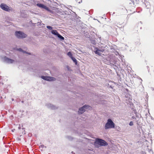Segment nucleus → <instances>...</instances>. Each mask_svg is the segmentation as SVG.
Segmentation results:
<instances>
[{"label":"nucleus","mask_w":154,"mask_h":154,"mask_svg":"<svg viewBox=\"0 0 154 154\" xmlns=\"http://www.w3.org/2000/svg\"><path fill=\"white\" fill-rule=\"evenodd\" d=\"M115 127V124L110 119L107 120V122L106 124L105 128L107 129L109 128H113Z\"/></svg>","instance_id":"f257e3e1"},{"label":"nucleus","mask_w":154,"mask_h":154,"mask_svg":"<svg viewBox=\"0 0 154 154\" xmlns=\"http://www.w3.org/2000/svg\"><path fill=\"white\" fill-rule=\"evenodd\" d=\"M95 143H97L100 146H106L108 143L105 141L99 139H97Z\"/></svg>","instance_id":"f03ea898"},{"label":"nucleus","mask_w":154,"mask_h":154,"mask_svg":"<svg viewBox=\"0 0 154 154\" xmlns=\"http://www.w3.org/2000/svg\"><path fill=\"white\" fill-rule=\"evenodd\" d=\"M15 35L19 38H24L26 37V35L21 31H17L15 32Z\"/></svg>","instance_id":"7ed1b4c3"},{"label":"nucleus","mask_w":154,"mask_h":154,"mask_svg":"<svg viewBox=\"0 0 154 154\" xmlns=\"http://www.w3.org/2000/svg\"><path fill=\"white\" fill-rule=\"evenodd\" d=\"M0 7L2 10L6 11H10L11 10V8H10L9 7L4 3L1 4Z\"/></svg>","instance_id":"20e7f679"},{"label":"nucleus","mask_w":154,"mask_h":154,"mask_svg":"<svg viewBox=\"0 0 154 154\" xmlns=\"http://www.w3.org/2000/svg\"><path fill=\"white\" fill-rule=\"evenodd\" d=\"M89 107L91 108L90 106H89L88 105H85L82 107L80 108L79 109L78 112L79 113L82 114L85 112V109H87Z\"/></svg>","instance_id":"39448f33"},{"label":"nucleus","mask_w":154,"mask_h":154,"mask_svg":"<svg viewBox=\"0 0 154 154\" xmlns=\"http://www.w3.org/2000/svg\"><path fill=\"white\" fill-rule=\"evenodd\" d=\"M43 79L48 81H54L56 80L55 78L52 77L47 76H42V77Z\"/></svg>","instance_id":"423d86ee"},{"label":"nucleus","mask_w":154,"mask_h":154,"mask_svg":"<svg viewBox=\"0 0 154 154\" xmlns=\"http://www.w3.org/2000/svg\"><path fill=\"white\" fill-rule=\"evenodd\" d=\"M37 6L39 7L43 8L47 11H49V8L43 4L38 3L37 4Z\"/></svg>","instance_id":"0eeeda50"},{"label":"nucleus","mask_w":154,"mask_h":154,"mask_svg":"<svg viewBox=\"0 0 154 154\" xmlns=\"http://www.w3.org/2000/svg\"><path fill=\"white\" fill-rule=\"evenodd\" d=\"M4 59L5 61H6L7 63H12L14 62V60L9 59L7 57H4Z\"/></svg>","instance_id":"6e6552de"},{"label":"nucleus","mask_w":154,"mask_h":154,"mask_svg":"<svg viewBox=\"0 0 154 154\" xmlns=\"http://www.w3.org/2000/svg\"><path fill=\"white\" fill-rule=\"evenodd\" d=\"M137 110H135L136 112H135V114L137 115L136 114V113H138L139 114L140 112H141V111L142 110V107L141 106H139V105H137Z\"/></svg>","instance_id":"1a4fd4ad"},{"label":"nucleus","mask_w":154,"mask_h":154,"mask_svg":"<svg viewBox=\"0 0 154 154\" xmlns=\"http://www.w3.org/2000/svg\"><path fill=\"white\" fill-rule=\"evenodd\" d=\"M104 50H100L98 49V48H95V51H94L95 53L97 55H101V53L100 52H103Z\"/></svg>","instance_id":"9d476101"},{"label":"nucleus","mask_w":154,"mask_h":154,"mask_svg":"<svg viewBox=\"0 0 154 154\" xmlns=\"http://www.w3.org/2000/svg\"><path fill=\"white\" fill-rule=\"evenodd\" d=\"M51 33L52 34L57 36L58 35V34H59V33L57 31L55 30H52L51 31Z\"/></svg>","instance_id":"9b49d317"},{"label":"nucleus","mask_w":154,"mask_h":154,"mask_svg":"<svg viewBox=\"0 0 154 154\" xmlns=\"http://www.w3.org/2000/svg\"><path fill=\"white\" fill-rule=\"evenodd\" d=\"M145 4L147 8L148 9L149 8L150 4L149 2L146 1V2L145 3Z\"/></svg>","instance_id":"f8f14e48"},{"label":"nucleus","mask_w":154,"mask_h":154,"mask_svg":"<svg viewBox=\"0 0 154 154\" xmlns=\"http://www.w3.org/2000/svg\"><path fill=\"white\" fill-rule=\"evenodd\" d=\"M71 59H72V60L75 63V64H76V65H77V60H76L75 59V58H74V57H71Z\"/></svg>","instance_id":"ddd939ff"},{"label":"nucleus","mask_w":154,"mask_h":154,"mask_svg":"<svg viewBox=\"0 0 154 154\" xmlns=\"http://www.w3.org/2000/svg\"><path fill=\"white\" fill-rule=\"evenodd\" d=\"M57 37L61 40H64V38L60 35L59 34H58Z\"/></svg>","instance_id":"4468645a"},{"label":"nucleus","mask_w":154,"mask_h":154,"mask_svg":"<svg viewBox=\"0 0 154 154\" xmlns=\"http://www.w3.org/2000/svg\"><path fill=\"white\" fill-rule=\"evenodd\" d=\"M67 55L70 58L72 57V54L70 52H68L67 54Z\"/></svg>","instance_id":"2eb2a0df"},{"label":"nucleus","mask_w":154,"mask_h":154,"mask_svg":"<svg viewBox=\"0 0 154 154\" xmlns=\"http://www.w3.org/2000/svg\"><path fill=\"white\" fill-rule=\"evenodd\" d=\"M47 28L50 30H51L52 29V27L50 26H47Z\"/></svg>","instance_id":"dca6fc26"},{"label":"nucleus","mask_w":154,"mask_h":154,"mask_svg":"<svg viewBox=\"0 0 154 154\" xmlns=\"http://www.w3.org/2000/svg\"><path fill=\"white\" fill-rule=\"evenodd\" d=\"M129 125L130 126H132L133 125V122H131L129 123Z\"/></svg>","instance_id":"f3484780"},{"label":"nucleus","mask_w":154,"mask_h":154,"mask_svg":"<svg viewBox=\"0 0 154 154\" xmlns=\"http://www.w3.org/2000/svg\"><path fill=\"white\" fill-rule=\"evenodd\" d=\"M77 2L79 3H80L81 2H82V0H80L79 2L78 0H77Z\"/></svg>","instance_id":"a211bd4d"},{"label":"nucleus","mask_w":154,"mask_h":154,"mask_svg":"<svg viewBox=\"0 0 154 154\" xmlns=\"http://www.w3.org/2000/svg\"><path fill=\"white\" fill-rule=\"evenodd\" d=\"M18 50L20 51H22V49L21 48L18 49Z\"/></svg>","instance_id":"6ab92c4d"},{"label":"nucleus","mask_w":154,"mask_h":154,"mask_svg":"<svg viewBox=\"0 0 154 154\" xmlns=\"http://www.w3.org/2000/svg\"><path fill=\"white\" fill-rule=\"evenodd\" d=\"M43 146H43V145H41V147H43Z\"/></svg>","instance_id":"aec40b11"},{"label":"nucleus","mask_w":154,"mask_h":154,"mask_svg":"<svg viewBox=\"0 0 154 154\" xmlns=\"http://www.w3.org/2000/svg\"><path fill=\"white\" fill-rule=\"evenodd\" d=\"M133 4H134V2L133 1Z\"/></svg>","instance_id":"412c9836"},{"label":"nucleus","mask_w":154,"mask_h":154,"mask_svg":"<svg viewBox=\"0 0 154 154\" xmlns=\"http://www.w3.org/2000/svg\"><path fill=\"white\" fill-rule=\"evenodd\" d=\"M12 131H14V130H12Z\"/></svg>","instance_id":"4be33fe9"}]
</instances>
